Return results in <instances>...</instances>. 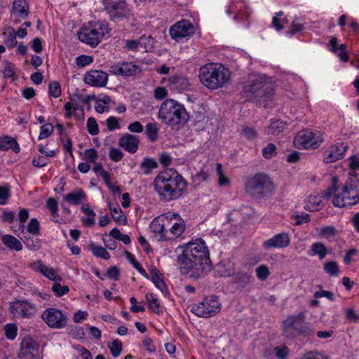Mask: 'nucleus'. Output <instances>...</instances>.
<instances>
[{"label":"nucleus","instance_id":"nucleus-1","mask_svg":"<svg viewBox=\"0 0 359 359\" xmlns=\"http://www.w3.org/2000/svg\"><path fill=\"white\" fill-rule=\"evenodd\" d=\"M177 262L180 272L193 279L205 277L211 269L209 250L202 238H197L184 245Z\"/></svg>","mask_w":359,"mask_h":359},{"label":"nucleus","instance_id":"nucleus-2","mask_svg":"<svg viewBox=\"0 0 359 359\" xmlns=\"http://www.w3.org/2000/svg\"><path fill=\"white\" fill-rule=\"evenodd\" d=\"M155 191L161 201H171L180 198L187 189V182L175 170L161 172L153 182Z\"/></svg>","mask_w":359,"mask_h":359},{"label":"nucleus","instance_id":"nucleus-3","mask_svg":"<svg viewBox=\"0 0 359 359\" xmlns=\"http://www.w3.org/2000/svg\"><path fill=\"white\" fill-rule=\"evenodd\" d=\"M149 229L158 241H174L185 231L186 223L178 213L168 212L154 218Z\"/></svg>","mask_w":359,"mask_h":359},{"label":"nucleus","instance_id":"nucleus-4","mask_svg":"<svg viewBox=\"0 0 359 359\" xmlns=\"http://www.w3.org/2000/svg\"><path fill=\"white\" fill-rule=\"evenodd\" d=\"M158 118L172 130H179L189 121V114L184 104L174 99H167L159 107Z\"/></svg>","mask_w":359,"mask_h":359},{"label":"nucleus","instance_id":"nucleus-5","mask_svg":"<svg viewBox=\"0 0 359 359\" xmlns=\"http://www.w3.org/2000/svg\"><path fill=\"white\" fill-rule=\"evenodd\" d=\"M230 76L229 70L220 64H206L199 69L201 83L212 90L224 86L229 81Z\"/></svg>","mask_w":359,"mask_h":359},{"label":"nucleus","instance_id":"nucleus-6","mask_svg":"<svg viewBox=\"0 0 359 359\" xmlns=\"http://www.w3.org/2000/svg\"><path fill=\"white\" fill-rule=\"evenodd\" d=\"M245 190L251 196L257 199H264L274 192L275 185L267 175L257 173L246 180Z\"/></svg>","mask_w":359,"mask_h":359},{"label":"nucleus","instance_id":"nucleus-7","mask_svg":"<svg viewBox=\"0 0 359 359\" xmlns=\"http://www.w3.org/2000/svg\"><path fill=\"white\" fill-rule=\"evenodd\" d=\"M243 93L250 99H264L269 101L273 95V89L264 76L252 75L248 83L244 86Z\"/></svg>","mask_w":359,"mask_h":359},{"label":"nucleus","instance_id":"nucleus-8","mask_svg":"<svg viewBox=\"0 0 359 359\" xmlns=\"http://www.w3.org/2000/svg\"><path fill=\"white\" fill-rule=\"evenodd\" d=\"M282 327L284 336L289 339H294L299 335L310 333L304 312L289 316L283 321Z\"/></svg>","mask_w":359,"mask_h":359},{"label":"nucleus","instance_id":"nucleus-9","mask_svg":"<svg viewBox=\"0 0 359 359\" xmlns=\"http://www.w3.org/2000/svg\"><path fill=\"white\" fill-rule=\"evenodd\" d=\"M106 33L108 34V26L97 22L83 26L78 32V37L81 42L95 47L101 42Z\"/></svg>","mask_w":359,"mask_h":359},{"label":"nucleus","instance_id":"nucleus-10","mask_svg":"<svg viewBox=\"0 0 359 359\" xmlns=\"http://www.w3.org/2000/svg\"><path fill=\"white\" fill-rule=\"evenodd\" d=\"M102 4L109 19L114 22L129 20L133 15L126 0H102Z\"/></svg>","mask_w":359,"mask_h":359},{"label":"nucleus","instance_id":"nucleus-11","mask_svg":"<svg viewBox=\"0 0 359 359\" xmlns=\"http://www.w3.org/2000/svg\"><path fill=\"white\" fill-rule=\"evenodd\" d=\"M323 142L321 132L309 129L299 131L294 139V145L299 149H316Z\"/></svg>","mask_w":359,"mask_h":359},{"label":"nucleus","instance_id":"nucleus-12","mask_svg":"<svg viewBox=\"0 0 359 359\" xmlns=\"http://www.w3.org/2000/svg\"><path fill=\"white\" fill-rule=\"evenodd\" d=\"M221 304L217 297H206L198 304L194 305L191 311L201 318H210L219 312Z\"/></svg>","mask_w":359,"mask_h":359},{"label":"nucleus","instance_id":"nucleus-13","mask_svg":"<svg viewBox=\"0 0 359 359\" xmlns=\"http://www.w3.org/2000/svg\"><path fill=\"white\" fill-rule=\"evenodd\" d=\"M41 318L49 327L53 329H62L67 324L66 314L53 307L45 309L41 313Z\"/></svg>","mask_w":359,"mask_h":359},{"label":"nucleus","instance_id":"nucleus-14","mask_svg":"<svg viewBox=\"0 0 359 359\" xmlns=\"http://www.w3.org/2000/svg\"><path fill=\"white\" fill-rule=\"evenodd\" d=\"M9 311L16 318L29 319L36 313V306L27 300H15L9 304Z\"/></svg>","mask_w":359,"mask_h":359},{"label":"nucleus","instance_id":"nucleus-15","mask_svg":"<svg viewBox=\"0 0 359 359\" xmlns=\"http://www.w3.org/2000/svg\"><path fill=\"white\" fill-rule=\"evenodd\" d=\"M169 32L172 39L179 40L192 36L195 32V28L190 21L182 20L171 26Z\"/></svg>","mask_w":359,"mask_h":359},{"label":"nucleus","instance_id":"nucleus-16","mask_svg":"<svg viewBox=\"0 0 359 359\" xmlns=\"http://www.w3.org/2000/svg\"><path fill=\"white\" fill-rule=\"evenodd\" d=\"M341 195H344L348 205L352 206L359 202V180L350 178L343 187Z\"/></svg>","mask_w":359,"mask_h":359},{"label":"nucleus","instance_id":"nucleus-17","mask_svg":"<svg viewBox=\"0 0 359 359\" xmlns=\"http://www.w3.org/2000/svg\"><path fill=\"white\" fill-rule=\"evenodd\" d=\"M140 72V67L132 62H118L109 67V72L116 76H132Z\"/></svg>","mask_w":359,"mask_h":359},{"label":"nucleus","instance_id":"nucleus-18","mask_svg":"<svg viewBox=\"0 0 359 359\" xmlns=\"http://www.w3.org/2000/svg\"><path fill=\"white\" fill-rule=\"evenodd\" d=\"M108 74L102 70L93 69L84 75V82L93 87H104L108 81Z\"/></svg>","mask_w":359,"mask_h":359},{"label":"nucleus","instance_id":"nucleus-19","mask_svg":"<svg viewBox=\"0 0 359 359\" xmlns=\"http://www.w3.org/2000/svg\"><path fill=\"white\" fill-rule=\"evenodd\" d=\"M348 147L346 143L339 142L332 145L325 151L323 161L326 163L342 159Z\"/></svg>","mask_w":359,"mask_h":359},{"label":"nucleus","instance_id":"nucleus-20","mask_svg":"<svg viewBox=\"0 0 359 359\" xmlns=\"http://www.w3.org/2000/svg\"><path fill=\"white\" fill-rule=\"evenodd\" d=\"M39 346L31 337H25L21 342L20 359H37Z\"/></svg>","mask_w":359,"mask_h":359},{"label":"nucleus","instance_id":"nucleus-21","mask_svg":"<svg viewBox=\"0 0 359 359\" xmlns=\"http://www.w3.org/2000/svg\"><path fill=\"white\" fill-rule=\"evenodd\" d=\"M290 243V237L289 234L286 232H282L264 241L263 247L265 250L285 248L289 246Z\"/></svg>","mask_w":359,"mask_h":359},{"label":"nucleus","instance_id":"nucleus-22","mask_svg":"<svg viewBox=\"0 0 359 359\" xmlns=\"http://www.w3.org/2000/svg\"><path fill=\"white\" fill-rule=\"evenodd\" d=\"M167 86L174 93H182L189 89L190 82L186 76L173 75L168 78Z\"/></svg>","mask_w":359,"mask_h":359},{"label":"nucleus","instance_id":"nucleus-23","mask_svg":"<svg viewBox=\"0 0 359 359\" xmlns=\"http://www.w3.org/2000/svg\"><path fill=\"white\" fill-rule=\"evenodd\" d=\"M337 178L333 177L332 180V185L325 193L324 197L329 199L333 196L332 204L337 208H344L349 206L344 195L341 194H336L337 191Z\"/></svg>","mask_w":359,"mask_h":359},{"label":"nucleus","instance_id":"nucleus-24","mask_svg":"<svg viewBox=\"0 0 359 359\" xmlns=\"http://www.w3.org/2000/svg\"><path fill=\"white\" fill-rule=\"evenodd\" d=\"M33 270L41 273L43 276L54 282H60L62 280L56 269L49 267L41 260H38L32 265Z\"/></svg>","mask_w":359,"mask_h":359},{"label":"nucleus","instance_id":"nucleus-25","mask_svg":"<svg viewBox=\"0 0 359 359\" xmlns=\"http://www.w3.org/2000/svg\"><path fill=\"white\" fill-rule=\"evenodd\" d=\"M139 144V137L131 134H126L118 140V145L130 154L137 151Z\"/></svg>","mask_w":359,"mask_h":359},{"label":"nucleus","instance_id":"nucleus-26","mask_svg":"<svg viewBox=\"0 0 359 359\" xmlns=\"http://www.w3.org/2000/svg\"><path fill=\"white\" fill-rule=\"evenodd\" d=\"M29 5L27 0H15L11 8V15L25 20L29 15Z\"/></svg>","mask_w":359,"mask_h":359},{"label":"nucleus","instance_id":"nucleus-27","mask_svg":"<svg viewBox=\"0 0 359 359\" xmlns=\"http://www.w3.org/2000/svg\"><path fill=\"white\" fill-rule=\"evenodd\" d=\"M64 109L66 118H70L74 115L78 121H82L84 120L83 108L78 103L67 102L65 103Z\"/></svg>","mask_w":359,"mask_h":359},{"label":"nucleus","instance_id":"nucleus-28","mask_svg":"<svg viewBox=\"0 0 359 359\" xmlns=\"http://www.w3.org/2000/svg\"><path fill=\"white\" fill-rule=\"evenodd\" d=\"M64 200L71 205H76L86 200V194L81 189H76L64 196Z\"/></svg>","mask_w":359,"mask_h":359},{"label":"nucleus","instance_id":"nucleus-29","mask_svg":"<svg viewBox=\"0 0 359 359\" xmlns=\"http://www.w3.org/2000/svg\"><path fill=\"white\" fill-rule=\"evenodd\" d=\"M0 149L2 151L11 149L14 153L18 154L20 148L15 138L10 136H4L0 137Z\"/></svg>","mask_w":359,"mask_h":359},{"label":"nucleus","instance_id":"nucleus-30","mask_svg":"<svg viewBox=\"0 0 359 359\" xmlns=\"http://www.w3.org/2000/svg\"><path fill=\"white\" fill-rule=\"evenodd\" d=\"M109 207L114 221L118 224L126 225L127 224V217L119 205L118 203H109Z\"/></svg>","mask_w":359,"mask_h":359},{"label":"nucleus","instance_id":"nucleus-31","mask_svg":"<svg viewBox=\"0 0 359 359\" xmlns=\"http://www.w3.org/2000/svg\"><path fill=\"white\" fill-rule=\"evenodd\" d=\"M323 206L324 205L320 196L311 195L306 202L304 208L306 210L315 212L320 210Z\"/></svg>","mask_w":359,"mask_h":359},{"label":"nucleus","instance_id":"nucleus-32","mask_svg":"<svg viewBox=\"0 0 359 359\" xmlns=\"http://www.w3.org/2000/svg\"><path fill=\"white\" fill-rule=\"evenodd\" d=\"M287 127V123L280 120L271 121L270 125L266 128V133L271 135H278Z\"/></svg>","mask_w":359,"mask_h":359},{"label":"nucleus","instance_id":"nucleus-33","mask_svg":"<svg viewBox=\"0 0 359 359\" xmlns=\"http://www.w3.org/2000/svg\"><path fill=\"white\" fill-rule=\"evenodd\" d=\"M1 240L5 246H6L10 250L20 251L22 249V245L21 242L15 236L11 234L4 235L1 237Z\"/></svg>","mask_w":359,"mask_h":359},{"label":"nucleus","instance_id":"nucleus-34","mask_svg":"<svg viewBox=\"0 0 359 359\" xmlns=\"http://www.w3.org/2000/svg\"><path fill=\"white\" fill-rule=\"evenodd\" d=\"M82 212L86 215L81 219L82 222L87 226H92L95 223V213L91 210L88 204H83L81 207Z\"/></svg>","mask_w":359,"mask_h":359},{"label":"nucleus","instance_id":"nucleus-35","mask_svg":"<svg viewBox=\"0 0 359 359\" xmlns=\"http://www.w3.org/2000/svg\"><path fill=\"white\" fill-rule=\"evenodd\" d=\"M327 254V250L325 245L319 242L313 243L311 246L309 255L310 256L318 255L320 259L325 257Z\"/></svg>","mask_w":359,"mask_h":359},{"label":"nucleus","instance_id":"nucleus-36","mask_svg":"<svg viewBox=\"0 0 359 359\" xmlns=\"http://www.w3.org/2000/svg\"><path fill=\"white\" fill-rule=\"evenodd\" d=\"M158 167L157 162L152 158H144L140 168L144 175H149Z\"/></svg>","mask_w":359,"mask_h":359},{"label":"nucleus","instance_id":"nucleus-37","mask_svg":"<svg viewBox=\"0 0 359 359\" xmlns=\"http://www.w3.org/2000/svg\"><path fill=\"white\" fill-rule=\"evenodd\" d=\"M159 128L156 123H148L146 125L145 134L150 142H154L158 137Z\"/></svg>","mask_w":359,"mask_h":359},{"label":"nucleus","instance_id":"nucleus-38","mask_svg":"<svg viewBox=\"0 0 359 359\" xmlns=\"http://www.w3.org/2000/svg\"><path fill=\"white\" fill-rule=\"evenodd\" d=\"M252 278L250 274L241 272L234 276L233 280L239 287H245L251 283Z\"/></svg>","mask_w":359,"mask_h":359},{"label":"nucleus","instance_id":"nucleus-39","mask_svg":"<svg viewBox=\"0 0 359 359\" xmlns=\"http://www.w3.org/2000/svg\"><path fill=\"white\" fill-rule=\"evenodd\" d=\"M140 48L145 52H150L154 48L155 39L151 36H142L139 39Z\"/></svg>","mask_w":359,"mask_h":359},{"label":"nucleus","instance_id":"nucleus-40","mask_svg":"<svg viewBox=\"0 0 359 359\" xmlns=\"http://www.w3.org/2000/svg\"><path fill=\"white\" fill-rule=\"evenodd\" d=\"M90 248L93 255L97 257H100L104 260H108L110 258L109 253L102 246H98L91 243Z\"/></svg>","mask_w":359,"mask_h":359},{"label":"nucleus","instance_id":"nucleus-41","mask_svg":"<svg viewBox=\"0 0 359 359\" xmlns=\"http://www.w3.org/2000/svg\"><path fill=\"white\" fill-rule=\"evenodd\" d=\"M283 12L279 11L275 14L272 18V25L276 31L279 32L284 29V24L287 22L285 18L280 19L283 16Z\"/></svg>","mask_w":359,"mask_h":359},{"label":"nucleus","instance_id":"nucleus-42","mask_svg":"<svg viewBox=\"0 0 359 359\" xmlns=\"http://www.w3.org/2000/svg\"><path fill=\"white\" fill-rule=\"evenodd\" d=\"M324 270L332 276H337L339 273L338 264L334 261L325 262L324 264Z\"/></svg>","mask_w":359,"mask_h":359},{"label":"nucleus","instance_id":"nucleus-43","mask_svg":"<svg viewBox=\"0 0 359 359\" xmlns=\"http://www.w3.org/2000/svg\"><path fill=\"white\" fill-rule=\"evenodd\" d=\"M111 355L114 358L118 357L122 352V343L119 339L114 340L110 344L108 345Z\"/></svg>","mask_w":359,"mask_h":359},{"label":"nucleus","instance_id":"nucleus-44","mask_svg":"<svg viewBox=\"0 0 359 359\" xmlns=\"http://www.w3.org/2000/svg\"><path fill=\"white\" fill-rule=\"evenodd\" d=\"M23 242L28 249L33 251L38 250L41 247L40 240L39 238H35L30 236L25 237Z\"/></svg>","mask_w":359,"mask_h":359},{"label":"nucleus","instance_id":"nucleus-45","mask_svg":"<svg viewBox=\"0 0 359 359\" xmlns=\"http://www.w3.org/2000/svg\"><path fill=\"white\" fill-rule=\"evenodd\" d=\"M4 43L8 48H12L17 45L15 32L13 30L9 33H3Z\"/></svg>","mask_w":359,"mask_h":359},{"label":"nucleus","instance_id":"nucleus-46","mask_svg":"<svg viewBox=\"0 0 359 359\" xmlns=\"http://www.w3.org/2000/svg\"><path fill=\"white\" fill-rule=\"evenodd\" d=\"M146 299L148 302L149 308L155 313L159 312V304L158 299L153 293L146 294Z\"/></svg>","mask_w":359,"mask_h":359},{"label":"nucleus","instance_id":"nucleus-47","mask_svg":"<svg viewBox=\"0 0 359 359\" xmlns=\"http://www.w3.org/2000/svg\"><path fill=\"white\" fill-rule=\"evenodd\" d=\"M5 336L10 340H13L18 333V327L14 323H8L4 326Z\"/></svg>","mask_w":359,"mask_h":359},{"label":"nucleus","instance_id":"nucleus-48","mask_svg":"<svg viewBox=\"0 0 359 359\" xmlns=\"http://www.w3.org/2000/svg\"><path fill=\"white\" fill-rule=\"evenodd\" d=\"M87 130L91 135H97L99 133L97 123L93 117H89L86 123Z\"/></svg>","mask_w":359,"mask_h":359},{"label":"nucleus","instance_id":"nucleus-49","mask_svg":"<svg viewBox=\"0 0 359 359\" xmlns=\"http://www.w3.org/2000/svg\"><path fill=\"white\" fill-rule=\"evenodd\" d=\"M52 290L57 297H62L69 292V288L67 285H62L59 282H55L52 285Z\"/></svg>","mask_w":359,"mask_h":359},{"label":"nucleus","instance_id":"nucleus-50","mask_svg":"<svg viewBox=\"0 0 359 359\" xmlns=\"http://www.w3.org/2000/svg\"><path fill=\"white\" fill-rule=\"evenodd\" d=\"M49 95L55 98H57L61 95V87L57 81H52L48 86Z\"/></svg>","mask_w":359,"mask_h":359},{"label":"nucleus","instance_id":"nucleus-51","mask_svg":"<svg viewBox=\"0 0 359 359\" xmlns=\"http://www.w3.org/2000/svg\"><path fill=\"white\" fill-rule=\"evenodd\" d=\"M216 171H217V175L219 176L218 185L221 186V187L228 186L230 183V181L229 180V178L223 174L222 165L220 163H217Z\"/></svg>","mask_w":359,"mask_h":359},{"label":"nucleus","instance_id":"nucleus-52","mask_svg":"<svg viewBox=\"0 0 359 359\" xmlns=\"http://www.w3.org/2000/svg\"><path fill=\"white\" fill-rule=\"evenodd\" d=\"M255 271L257 278L262 281L266 280L270 274L268 266L264 264L259 266Z\"/></svg>","mask_w":359,"mask_h":359},{"label":"nucleus","instance_id":"nucleus-53","mask_svg":"<svg viewBox=\"0 0 359 359\" xmlns=\"http://www.w3.org/2000/svg\"><path fill=\"white\" fill-rule=\"evenodd\" d=\"M53 126L50 123L44 124L41 126L39 140L46 139L53 132Z\"/></svg>","mask_w":359,"mask_h":359},{"label":"nucleus","instance_id":"nucleus-54","mask_svg":"<svg viewBox=\"0 0 359 359\" xmlns=\"http://www.w3.org/2000/svg\"><path fill=\"white\" fill-rule=\"evenodd\" d=\"M46 207L50 212L53 217L58 216V203L54 198H49L46 201Z\"/></svg>","mask_w":359,"mask_h":359},{"label":"nucleus","instance_id":"nucleus-55","mask_svg":"<svg viewBox=\"0 0 359 359\" xmlns=\"http://www.w3.org/2000/svg\"><path fill=\"white\" fill-rule=\"evenodd\" d=\"M110 101L109 97H106L103 100H98L95 105V111L99 114H102L104 111H107L108 107L107 104Z\"/></svg>","mask_w":359,"mask_h":359},{"label":"nucleus","instance_id":"nucleus-56","mask_svg":"<svg viewBox=\"0 0 359 359\" xmlns=\"http://www.w3.org/2000/svg\"><path fill=\"white\" fill-rule=\"evenodd\" d=\"M276 146L273 143H269L262 149V155L265 158H271L276 154Z\"/></svg>","mask_w":359,"mask_h":359},{"label":"nucleus","instance_id":"nucleus-57","mask_svg":"<svg viewBox=\"0 0 359 359\" xmlns=\"http://www.w3.org/2000/svg\"><path fill=\"white\" fill-rule=\"evenodd\" d=\"M93 57L86 55H81L76 57V64L79 67H83L89 65L93 62Z\"/></svg>","mask_w":359,"mask_h":359},{"label":"nucleus","instance_id":"nucleus-58","mask_svg":"<svg viewBox=\"0 0 359 359\" xmlns=\"http://www.w3.org/2000/svg\"><path fill=\"white\" fill-rule=\"evenodd\" d=\"M242 133L245 138L250 140H255L258 136L256 130L250 126H244L242 130Z\"/></svg>","mask_w":359,"mask_h":359},{"label":"nucleus","instance_id":"nucleus-59","mask_svg":"<svg viewBox=\"0 0 359 359\" xmlns=\"http://www.w3.org/2000/svg\"><path fill=\"white\" fill-rule=\"evenodd\" d=\"M320 236L326 237L327 238L334 237L337 234V229L332 226H323L319 232Z\"/></svg>","mask_w":359,"mask_h":359},{"label":"nucleus","instance_id":"nucleus-60","mask_svg":"<svg viewBox=\"0 0 359 359\" xmlns=\"http://www.w3.org/2000/svg\"><path fill=\"white\" fill-rule=\"evenodd\" d=\"M98 158L97 151L93 148L87 149L84 151V159L88 163H95Z\"/></svg>","mask_w":359,"mask_h":359},{"label":"nucleus","instance_id":"nucleus-61","mask_svg":"<svg viewBox=\"0 0 359 359\" xmlns=\"http://www.w3.org/2000/svg\"><path fill=\"white\" fill-rule=\"evenodd\" d=\"M142 346L149 353H154L156 351V347L154 345L152 339L149 336L144 337L142 341Z\"/></svg>","mask_w":359,"mask_h":359},{"label":"nucleus","instance_id":"nucleus-62","mask_svg":"<svg viewBox=\"0 0 359 359\" xmlns=\"http://www.w3.org/2000/svg\"><path fill=\"white\" fill-rule=\"evenodd\" d=\"M11 195L9 187H0V205L6 204Z\"/></svg>","mask_w":359,"mask_h":359},{"label":"nucleus","instance_id":"nucleus-63","mask_svg":"<svg viewBox=\"0 0 359 359\" xmlns=\"http://www.w3.org/2000/svg\"><path fill=\"white\" fill-rule=\"evenodd\" d=\"M27 229L32 235H39L40 231L39 221L35 218L32 219L27 225Z\"/></svg>","mask_w":359,"mask_h":359},{"label":"nucleus","instance_id":"nucleus-64","mask_svg":"<svg viewBox=\"0 0 359 359\" xmlns=\"http://www.w3.org/2000/svg\"><path fill=\"white\" fill-rule=\"evenodd\" d=\"M300 359H328V358L322 353L309 351L306 353Z\"/></svg>","mask_w":359,"mask_h":359}]
</instances>
